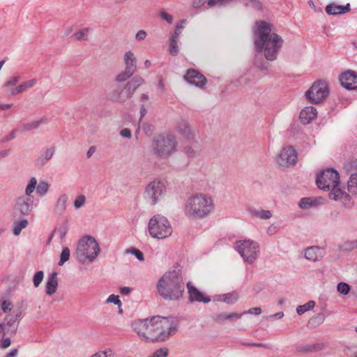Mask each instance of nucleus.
<instances>
[{
	"label": "nucleus",
	"instance_id": "nucleus-1",
	"mask_svg": "<svg viewBox=\"0 0 357 357\" xmlns=\"http://www.w3.org/2000/svg\"><path fill=\"white\" fill-rule=\"evenodd\" d=\"M177 324L172 318L155 316L150 319H139L132 323L139 336L151 342L165 341L177 331Z\"/></svg>",
	"mask_w": 357,
	"mask_h": 357
},
{
	"label": "nucleus",
	"instance_id": "nucleus-2",
	"mask_svg": "<svg viewBox=\"0 0 357 357\" xmlns=\"http://www.w3.org/2000/svg\"><path fill=\"white\" fill-rule=\"evenodd\" d=\"M273 25L266 21L256 22L253 32L256 51L263 52L267 61L276 60L284 40L280 36L272 32Z\"/></svg>",
	"mask_w": 357,
	"mask_h": 357
},
{
	"label": "nucleus",
	"instance_id": "nucleus-3",
	"mask_svg": "<svg viewBox=\"0 0 357 357\" xmlns=\"http://www.w3.org/2000/svg\"><path fill=\"white\" fill-rule=\"evenodd\" d=\"M181 273V268L176 266L158 280L157 289L165 300L177 301L183 296L185 284Z\"/></svg>",
	"mask_w": 357,
	"mask_h": 357
},
{
	"label": "nucleus",
	"instance_id": "nucleus-4",
	"mask_svg": "<svg viewBox=\"0 0 357 357\" xmlns=\"http://www.w3.org/2000/svg\"><path fill=\"white\" fill-rule=\"evenodd\" d=\"M317 187L324 191L331 192L329 198L334 201L347 202L350 197L340 188L339 172L333 168H327L317 174L316 178Z\"/></svg>",
	"mask_w": 357,
	"mask_h": 357
},
{
	"label": "nucleus",
	"instance_id": "nucleus-5",
	"mask_svg": "<svg viewBox=\"0 0 357 357\" xmlns=\"http://www.w3.org/2000/svg\"><path fill=\"white\" fill-rule=\"evenodd\" d=\"M215 208L213 199L198 193L190 197L185 204V214L190 218L202 219L208 217Z\"/></svg>",
	"mask_w": 357,
	"mask_h": 357
},
{
	"label": "nucleus",
	"instance_id": "nucleus-6",
	"mask_svg": "<svg viewBox=\"0 0 357 357\" xmlns=\"http://www.w3.org/2000/svg\"><path fill=\"white\" fill-rule=\"evenodd\" d=\"M37 179L36 177H31L27 185L26 186L24 194L15 199L13 210L14 214L19 216H28L33 208V197L31 194L33 192L36 186Z\"/></svg>",
	"mask_w": 357,
	"mask_h": 357
},
{
	"label": "nucleus",
	"instance_id": "nucleus-7",
	"mask_svg": "<svg viewBox=\"0 0 357 357\" xmlns=\"http://www.w3.org/2000/svg\"><path fill=\"white\" fill-rule=\"evenodd\" d=\"M100 252V248L96 240L92 236H84L79 241L73 257L82 264L86 260L91 262Z\"/></svg>",
	"mask_w": 357,
	"mask_h": 357
},
{
	"label": "nucleus",
	"instance_id": "nucleus-8",
	"mask_svg": "<svg viewBox=\"0 0 357 357\" xmlns=\"http://www.w3.org/2000/svg\"><path fill=\"white\" fill-rule=\"evenodd\" d=\"M178 142L172 135H160L151 143L154 155L160 158H167L176 151Z\"/></svg>",
	"mask_w": 357,
	"mask_h": 357
},
{
	"label": "nucleus",
	"instance_id": "nucleus-9",
	"mask_svg": "<svg viewBox=\"0 0 357 357\" xmlns=\"http://www.w3.org/2000/svg\"><path fill=\"white\" fill-rule=\"evenodd\" d=\"M148 230L154 238L164 239L172 234V227L167 218L162 215H153L149 221Z\"/></svg>",
	"mask_w": 357,
	"mask_h": 357
},
{
	"label": "nucleus",
	"instance_id": "nucleus-10",
	"mask_svg": "<svg viewBox=\"0 0 357 357\" xmlns=\"http://www.w3.org/2000/svg\"><path fill=\"white\" fill-rule=\"evenodd\" d=\"M235 249L241 255L243 260L250 264H253L257 259L259 253V243L252 240L237 241Z\"/></svg>",
	"mask_w": 357,
	"mask_h": 357
},
{
	"label": "nucleus",
	"instance_id": "nucleus-11",
	"mask_svg": "<svg viewBox=\"0 0 357 357\" xmlns=\"http://www.w3.org/2000/svg\"><path fill=\"white\" fill-rule=\"evenodd\" d=\"M144 82V80L142 77L135 76L123 88L117 87L114 90L112 96V100L118 102H124L132 96L135 90Z\"/></svg>",
	"mask_w": 357,
	"mask_h": 357
},
{
	"label": "nucleus",
	"instance_id": "nucleus-12",
	"mask_svg": "<svg viewBox=\"0 0 357 357\" xmlns=\"http://www.w3.org/2000/svg\"><path fill=\"white\" fill-rule=\"evenodd\" d=\"M166 192L165 183L160 180L155 179L146 186L144 197L149 204L154 206L165 197Z\"/></svg>",
	"mask_w": 357,
	"mask_h": 357
},
{
	"label": "nucleus",
	"instance_id": "nucleus-13",
	"mask_svg": "<svg viewBox=\"0 0 357 357\" xmlns=\"http://www.w3.org/2000/svg\"><path fill=\"white\" fill-rule=\"evenodd\" d=\"M22 318V314L20 310L13 311V313L7 315L0 323V335L14 337L17 333Z\"/></svg>",
	"mask_w": 357,
	"mask_h": 357
},
{
	"label": "nucleus",
	"instance_id": "nucleus-14",
	"mask_svg": "<svg viewBox=\"0 0 357 357\" xmlns=\"http://www.w3.org/2000/svg\"><path fill=\"white\" fill-rule=\"evenodd\" d=\"M328 93L327 82L318 80L305 92V97L311 103L318 104L326 99Z\"/></svg>",
	"mask_w": 357,
	"mask_h": 357
},
{
	"label": "nucleus",
	"instance_id": "nucleus-15",
	"mask_svg": "<svg viewBox=\"0 0 357 357\" xmlns=\"http://www.w3.org/2000/svg\"><path fill=\"white\" fill-rule=\"evenodd\" d=\"M297 153L293 146L284 148L278 156V164L284 167L294 166L296 163Z\"/></svg>",
	"mask_w": 357,
	"mask_h": 357
},
{
	"label": "nucleus",
	"instance_id": "nucleus-16",
	"mask_svg": "<svg viewBox=\"0 0 357 357\" xmlns=\"http://www.w3.org/2000/svg\"><path fill=\"white\" fill-rule=\"evenodd\" d=\"M184 79L188 83L199 88H203L207 82V79L205 76L195 69L188 70L184 75Z\"/></svg>",
	"mask_w": 357,
	"mask_h": 357
},
{
	"label": "nucleus",
	"instance_id": "nucleus-17",
	"mask_svg": "<svg viewBox=\"0 0 357 357\" xmlns=\"http://www.w3.org/2000/svg\"><path fill=\"white\" fill-rule=\"evenodd\" d=\"M341 86L348 90L357 89V75L354 71L347 70L340 75Z\"/></svg>",
	"mask_w": 357,
	"mask_h": 357
},
{
	"label": "nucleus",
	"instance_id": "nucleus-18",
	"mask_svg": "<svg viewBox=\"0 0 357 357\" xmlns=\"http://www.w3.org/2000/svg\"><path fill=\"white\" fill-rule=\"evenodd\" d=\"M188 293V299L190 303L199 302L204 303H208L211 302V298L208 296H204L197 287L193 286L190 282L186 284Z\"/></svg>",
	"mask_w": 357,
	"mask_h": 357
},
{
	"label": "nucleus",
	"instance_id": "nucleus-19",
	"mask_svg": "<svg viewBox=\"0 0 357 357\" xmlns=\"http://www.w3.org/2000/svg\"><path fill=\"white\" fill-rule=\"evenodd\" d=\"M243 314L236 312L231 313H217L213 314L211 318L213 321L218 324H225L227 322H233L242 317Z\"/></svg>",
	"mask_w": 357,
	"mask_h": 357
},
{
	"label": "nucleus",
	"instance_id": "nucleus-20",
	"mask_svg": "<svg viewBox=\"0 0 357 357\" xmlns=\"http://www.w3.org/2000/svg\"><path fill=\"white\" fill-rule=\"evenodd\" d=\"M325 254L324 248L319 246H311L305 249V257L311 261H318L322 259Z\"/></svg>",
	"mask_w": 357,
	"mask_h": 357
},
{
	"label": "nucleus",
	"instance_id": "nucleus-21",
	"mask_svg": "<svg viewBox=\"0 0 357 357\" xmlns=\"http://www.w3.org/2000/svg\"><path fill=\"white\" fill-rule=\"evenodd\" d=\"M317 109L313 106L305 107L301 110L299 115V119L303 124H308L314 119L317 117Z\"/></svg>",
	"mask_w": 357,
	"mask_h": 357
},
{
	"label": "nucleus",
	"instance_id": "nucleus-22",
	"mask_svg": "<svg viewBox=\"0 0 357 357\" xmlns=\"http://www.w3.org/2000/svg\"><path fill=\"white\" fill-rule=\"evenodd\" d=\"M58 280L57 273L52 272L48 275L47 280L45 284V293L48 296L53 295L57 289Z\"/></svg>",
	"mask_w": 357,
	"mask_h": 357
},
{
	"label": "nucleus",
	"instance_id": "nucleus-23",
	"mask_svg": "<svg viewBox=\"0 0 357 357\" xmlns=\"http://www.w3.org/2000/svg\"><path fill=\"white\" fill-rule=\"evenodd\" d=\"M55 153V148L54 146L47 149L40 156L35 160V165L37 167L45 166L49 160L53 157Z\"/></svg>",
	"mask_w": 357,
	"mask_h": 357
},
{
	"label": "nucleus",
	"instance_id": "nucleus-24",
	"mask_svg": "<svg viewBox=\"0 0 357 357\" xmlns=\"http://www.w3.org/2000/svg\"><path fill=\"white\" fill-rule=\"evenodd\" d=\"M350 10V4L347 3L346 6H337L335 3H331L326 6V12L328 15H336L344 14Z\"/></svg>",
	"mask_w": 357,
	"mask_h": 357
},
{
	"label": "nucleus",
	"instance_id": "nucleus-25",
	"mask_svg": "<svg viewBox=\"0 0 357 357\" xmlns=\"http://www.w3.org/2000/svg\"><path fill=\"white\" fill-rule=\"evenodd\" d=\"M124 61L126 64L125 69L135 73L137 70V61L134 54L131 51L125 53Z\"/></svg>",
	"mask_w": 357,
	"mask_h": 357
},
{
	"label": "nucleus",
	"instance_id": "nucleus-26",
	"mask_svg": "<svg viewBox=\"0 0 357 357\" xmlns=\"http://www.w3.org/2000/svg\"><path fill=\"white\" fill-rule=\"evenodd\" d=\"M178 132L187 139H191L193 137V132L185 120H182L177 126Z\"/></svg>",
	"mask_w": 357,
	"mask_h": 357
},
{
	"label": "nucleus",
	"instance_id": "nucleus-27",
	"mask_svg": "<svg viewBox=\"0 0 357 357\" xmlns=\"http://www.w3.org/2000/svg\"><path fill=\"white\" fill-rule=\"evenodd\" d=\"M324 348V344L314 343L312 344L300 345L297 347V351L301 353H313L321 351Z\"/></svg>",
	"mask_w": 357,
	"mask_h": 357
},
{
	"label": "nucleus",
	"instance_id": "nucleus-28",
	"mask_svg": "<svg viewBox=\"0 0 357 357\" xmlns=\"http://www.w3.org/2000/svg\"><path fill=\"white\" fill-rule=\"evenodd\" d=\"M249 214L252 218H257L262 220H267L271 218L272 213L268 210H257L255 208H249L248 209Z\"/></svg>",
	"mask_w": 357,
	"mask_h": 357
},
{
	"label": "nucleus",
	"instance_id": "nucleus-29",
	"mask_svg": "<svg viewBox=\"0 0 357 357\" xmlns=\"http://www.w3.org/2000/svg\"><path fill=\"white\" fill-rule=\"evenodd\" d=\"M319 203V201L313 197H304L300 200L298 206L300 208L305 209L317 206Z\"/></svg>",
	"mask_w": 357,
	"mask_h": 357
},
{
	"label": "nucleus",
	"instance_id": "nucleus-30",
	"mask_svg": "<svg viewBox=\"0 0 357 357\" xmlns=\"http://www.w3.org/2000/svg\"><path fill=\"white\" fill-rule=\"evenodd\" d=\"M348 191L354 195H357V173H352L347 183Z\"/></svg>",
	"mask_w": 357,
	"mask_h": 357
},
{
	"label": "nucleus",
	"instance_id": "nucleus-31",
	"mask_svg": "<svg viewBox=\"0 0 357 357\" xmlns=\"http://www.w3.org/2000/svg\"><path fill=\"white\" fill-rule=\"evenodd\" d=\"M50 188L49 183L45 181H40L38 183H36L35 188L36 193L39 197H44L48 192Z\"/></svg>",
	"mask_w": 357,
	"mask_h": 357
},
{
	"label": "nucleus",
	"instance_id": "nucleus-32",
	"mask_svg": "<svg viewBox=\"0 0 357 357\" xmlns=\"http://www.w3.org/2000/svg\"><path fill=\"white\" fill-rule=\"evenodd\" d=\"M29 225V222L26 219H22L19 221L15 222L13 227V233L15 236L20 234L22 230L26 228Z\"/></svg>",
	"mask_w": 357,
	"mask_h": 357
},
{
	"label": "nucleus",
	"instance_id": "nucleus-33",
	"mask_svg": "<svg viewBox=\"0 0 357 357\" xmlns=\"http://www.w3.org/2000/svg\"><path fill=\"white\" fill-rule=\"evenodd\" d=\"M92 31L91 28H84L75 32L72 37L75 40H87L89 39L88 34Z\"/></svg>",
	"mask_w": 357,
	"mask_h": 357
},
{
	"label": "nucleus",
	"instance_id": "nucleus-34",
	"mask_svg": "<svg viewBox=\"0 0 357 357\" xmlns=\"http://www.w3.org/2000/svg\"><path fill=\"white\" fill-rule=\"evenodd\" d=\"M68 200V196L66 194L61 195L56 202L55 210L59 213H62L66 208V202Z\"/></svg>",
	"mask_w": 357,
	"mask_h": 357
},
{
	"label": "nucleus",
	"instance_id": "nucleus-35",
	"mask_svg": "<svg viewBox=\"0 0 357 357\" xmlns=\"http://www.w3.org/2000/svg\"><path fill=\"white\" fill-rule=\"evenodd\" d=\"M186 23L187 20L185 19L179 20L175 27L174 33L170 34V37L175 39H178L182 30L184 29V25Z\"/></svg>",
	"mask_w": 357,
	"mask_h": 357
},
{
	"label": "nucleus",
	"instance_id": "nucleus-36",
	"mask_svg": "<svg viewBox=\"0 0 357 357\" xmlns=\"http://www.w3.org/2000/svg\"><path fill=\"white\" fill-rule=\"evenodd\" d=\"M325 319V316L323 313H319L317 315L312 317L308 321V324L315 328L321 325Z\"/></svg>",
	"mask_w": 357,
	"mask_h": 357
},
{
	"label": "nucleus",
	"instance_id": "nucleus-37",
	"mask_svg": "<svg viewBox=\"0 0 357 357\" xmlns=\"http://www.w3.org/2000/svg\"><path fill=\"white\" fill-rule=\"evenodd\" d=\"M314 306H315V302L314 301H310L304 305H298L296 307V312L298 314H303L305 312H307V311L313 309L314 307Z\"/></svg>",
	"mask_w": 357,
	"mask_h": 357
},
{
	"label": "nucleus",
	"instance_id": "nucleus-38",
	"mask_svg": "<svg viewBox=\"0 0 357 357\" xmlns=\"http://www.w3.org/2000/svg\"><path fill=\"white\" fill-rule=\"evenodd\" d=\"M223 302L227 304H234L238 299V294L237 292L233 291L231 293L225 294L222 295Z\"/></svg>",
	"mask_w": 357,
	"mask_h": 357
},
{
	"label": "nucleus",
	"instance_id": "nucleus-39",
	"mask_svg": "<svg viewBox=\"0 0 357 357\" xmlns=\"http://www.w3.org/2000/svg\"><path fill=\"white\" fill-rule=\"evenodd\" d=\"M357 248V240L347 241L340 245V249L342 251H351Z\"/></svg>",
	"mask_w": 357,
	"mask_h": 357
},
{
	"label": "nucleus",
	"instance_id": "nucleus-40",
	"mask_svg": "<svg viewBox=\"0 0 357 357\" xmlns=\"http://www.w3.org/2000/svg\"><path fill=\"white\" fill-rule=\"evenodd\" d=\"M37 82V79L36 78L31 79L30 80L24 82L23 83L18 85V88L20 91V93H24L28 89L32 88L36 85Z\"/></svg>",
	"mask_w": 357,
	"mask_h": 357
},
{
	"label": "nucleus",
	"instance_id": "nucleus-41",
	"mask_svg": "<svg viewBox=\"0 0 357 357\" xmlns=\"http://www.w3.org/2000/svg\"><path fill=\"white\" fill-rule=\"evenodd\" d=\"M42 122H43V120H38V121H35L24 123L22 126V131L27 132V131H29L31 130L37 129L40 126V125L42 123Z\"/></svg>",
	"mask_w": 357,
	"mask_h": 357
},
{
	"label": "nucleus",
	"instance_id": "nucleus-42",
	"mask_svg": "<svg viewBox=\"0 0 357 357\" xmlns=\"http://www.w3.org/2000/svg\"><path fill=\"white\" fill-rule=\"evenodd\" d=\"M134 73L126 70L116 76L115 80L118 82H123L130 78Z\"/></svg>",
	"mask_w": 357,
	"mask_h": 357
},
{
	"label": "nucleus",
	"instance_id": "nucleus-43",
	"mask_svg": "<svg viewBox=\"0 0 357 357\" xmlns=\"http://www.w3.org/2000/svg\"><path fill=\"white\" fill-rule=\"evenodd\" d=\"M169 40V52L172 56H176L178 53V46L177 45L178 39L170 37Z\"/></svg>",
	"mask_w": 357,
	"mask_h": 357
},
{
	"label": "nucleus",
	"instance_id": "nucleus-44",
	"mask_svg": "<svg viewBox=\"0 0 357 357\" xmlns=\"http://www.w3.org/2000/svg\"><path fill=\"white\" fill-rule=\"evenodd\" d=\"M70 252L69 248H63L62 250V252H61V256H60V259H59V266H62V265L64 264L65 262L68 261L69 257H70Z\"/></svg>",
	"mask_w": 357,
	"mask_h": 357
},
{
	"label": "nucleus",
	"instance_id": "nucleus-45",
	"mask_svg": "<svg viewBox=\"0 0 357 357\" xmlns=\"http://www.w3.org/2000/svg\"><path fill=\"white\" fill-rule=\"evenodd\" d=\"M44 278V273L42 271H37L33 277V282L35 287H38L42 282Z\"/></svg>",
	"mask_w": 357,
	"mask_h": 357
},
{
	"label": "nucleus",
	"instance_id": "nucleus-46",
	"mask_svg": "<svg viewBox=\"0 0 357 357\" xmlns=\"http://www.w3.org/2000/svg\"><path fill=\"white\" fill-rule=\"evenodd\" d=\"M234 0H207V4L210 7L225 6Z\"/></svg>",
	"mask_w": 357,
	"mask_h": 357
},
{
	"label": "nucleus",
	"instance_id": "nucleus-47",
	"mask_svg": "<svg viewBox=\"0 0 357 357\" xmlns=\"http://www.w3.org/2000/svg\"><path fill=\"white\" fill-rule=\"evenodd\" d=\"M337 291L343 295H347L350 291V286L346 282H340L337 286Z\"/></svg>",
	"mask_w": 357,
	"mask_h": 357
},
{
	"label": "nucleus",
	"instance_id": "nucleus-48",
	"mask_svg": "<svg viewBox=\"0 0 357 357\" xmlns=\"http://www.w3.org/2000/svg\"><path fill=\"white\" fill-rule=\"evenodd\" d=\"M168 354L169 349L167 347H162L155 351L153 355L149 357H167Z\"/></svg>",
	"mask_w": 357,
	"mask_h": 357
},
{
	"label": "nucleus",
	"instance_id": "nucleus-49",
	"mask_svg": "<svg viewBox=\"0 0 357 357\" xmlns=\"http://www.w3.org/2000/svg\"><path fill=\"white\" fill-rule=\"evenodd\" d=\"M13 336H1V340L0 341V349H5L9 347L11 344L10 337Z\"/></svg>",
	"mask_w": 357,
	"mask_h": 357
},
{
	"label": "nucleus",
	"instance_id": "nucleus-50",
	"mask_svg": "<svg viewBox=\"0 0 357 357\" xmlns=\"http://www.w3.org/2000/svg\"><path fill=\"white\" fill-rule=\"evenodd\" d=\"M127 252L132 253L139 261H143L144 259L143 252L137 248H132L128 250Z\"/></svg>",
	"mask_w": 357,
	"mask_h": 357
},
{
	"label": "nucleus",
	"instance_id": "nucleus-51",
	"mask_svg": "<svg viewBox=\"0 0 357 357\" xmlns=\"http://www.w3.org/2000/svg\"><path fill=\"white\" fill-rule=\"evenodd\" d=\"M20 76H13L7 79L3 84L4 87H10L15 85L20 80Z\"/></svg>",
	"mask_w": 357,
	"mask_h": 357
},
{
	"label": "nucleus",
	"instance_id": "nucleus-52",
	"mask_svg": "<svg viewBox=\"0 0 357 357\" xmlns=\"http://www.w3.org/2000/svg\"><path fill=\"white\" fill-rule=\"evenodd\" d=\"M13 304L10 301L5 300L1 302V308L4 313H8L11 311Z\"/></svg>",
	"mask_w": 357,
	"mask_h": 357
},
{
	"label": "nucleus",
	"instance_id": "nucleus-53",
	"mask_svg": "<svg viewBox=\"0 0 357 357\" xmlns=\"http://www.w3.org/2000/svg\"><path fill=\"white\" fill-rule=\"evenodd\" d=\"M86 202V197L84 195L78 196L74 202V206L76 208H81Z\"/></svg>",
	"mask_w": 357,
	"mask_h": 357
},
{
	"label": "nucleus",
	"instance_id": "nucleus-54",
	"mask_svg": "<svg viewBox=\"0 0 357 357\" xmlns=\"http://www.w3.org/2000/svg\"><path fill=\"white\" fill-rule=\"evenodd\" d=\"M107 303H114L115 305H121V302L119 299V296H116V295H114V294H111L108 298L107 299Z\"/></svg>",
	"mask_w": 357,
	"mask_h": 357
},
{
	"label": "nucleus",
	"instance_id": "nucleus-55",
	"mask_svg": "<svg viewBox=\"0 0 357 357\" xmlns=\"http://www.w3.org/2000/svg\"><path fill=\"white\" fill-rule=\"evenodd\" d=\"M160 17L163 20H165L168 24H171L173 22V17L171 15L167 13L165 11H161L160 13Z\"/></svg>",
	"mask_w": 357,
	"mask_h": 357
},
{
	"label": "nucleus",
	"instance_id": "nucleus-56",
	"mask_svg": "<svg viewBox=\"0 0 357 357\" xmlns=\"http://www.w3.org/2000/svg\"><path fill=\"white\" fill-rule=\"evenodd\" d=\"M261 61H259V59L256 57L255 60V65L261 70L267 69L268 67V63L261 59H259Z\"/></svg>",
	"mask_w": 357,
	"mask_h": 357
},
{
	"label": "nucleus",
	"instance_id": "nucleus-57",
	"mask_svg": "<svg viewBox=\"0 0 357 357\" xmlns=\"http://www.w3.org/2000/svg\"><path fill=\"white\" fill-rule=\"evenodd\" d=\"M17 129H13L8 135L4 137L2 140H1V142H9L12 139H13L14 138H15L16 137V132H17Z\"/></svg>",
	"mask_w": 357,
	"mask_h": 357
},
{
	"label": "nucleus",
	"instance_id": "nucleus-58",
	"mask_svg": "<svg viewBox=\"0 0 357 357\" xmlns=\"http://www.w3.org/2000/svg\"><path fill=\"white\" fill-rule=\"evenodd\" d=\"M261 313V309L260 307H252V308L250 309L248 311L243 312L242 314H254L255 315H259Z\"/></svg>",
	"mask_w": 357,
	"mask_h": 357
},
{
	"label": "nucleus",
	"instance_id": "nucleus-59",
	"mask_svg": "<svg viewBox=\"0 0 357 357\" xmlns=\"http://www.w3.org/2000/svg\"><path fill=\"white\" fill-rule=\"evenodd\" d=\"M143 130H144V132L146 133V135H151L152 134L153 127L150 123H144L143 125Z\"/></svg>",
	"mask_w": 357,
	"mask_h": 357
},
{
	"label": "nucleus",
	"instance_id": "nucleus-60",
	"mask_svg": "<svg viewBox=\"0 0 357 357\" xmlns=\"http://www.w3.org/2000/svg\"><path fill=\"white\" fill-rule=\"evenodd\" d=\"M120 135L123 137L130 139L132 136L129 128H123L120 131Z\"/></svg>",
	"mask_w": 357,
	"mask_h": 357
},
{
	"label": "nucleus",
	"instance_id": "nucleus-61",
	"mask_svg": "<svg viewBox=\"0 0 357 357\" xmlns=\"http://www.w3.org/2000/svg\"><path fill=\"white\" fill-rule=\"evenodd\" d=\"M206 2H207V0H193L192 5L193 8H201Z\"/></svg>",
	"mask_w": 357,
	"mask_h": 357
},
{
	"label": "nucleus",
	"instance_id": "nucleus-62",
	"mask_svg": "<svg viewBox=\"0 0 357 357\" xmlns=\"http://www.w3.org/2000/svg\"><path fill=\"white\" fill-rule=\"evenodd\" d=\"M146 36V32L144 30H139L135 35V38L137 40H142L145 39Z\"/></svg>",
	"mask_w": 357,
	"mask_h": 357
},
{
	"label": "nucleus",
	"instance_id": "nucleus-63",
	"mask_svg": "<svg viewBox=\"0 0 357 357\" xmlns=\"http://www.w3.org/2000/svg\"><path fill=\"white\" fill-rule=\"evenodd\" d=\"M355 164V166H356V168L355 169L357 170V161H354V162H348L345 165H344V169L347 172H351L353 170L352 169V166H353V164Z\"/></svg>",
	"mask_w": 357,
	"mask_h": 357
},
{
	"label": "nucleus",
	"instance_id": "nucleus-64",
	"mask_svg": "<svg viewBox=\"0 0 357 357\" xmlns=\"http://www.w3.org/2000/svg\"><path fill=\"white\" fill-rule=\"evenodd\" d=\"M18 354V349L13 348L10 352L7 353L3 357H17Z\"/></svg>",
	"mask_w": 357,
	"mask_h": 357
}]
</instances>
